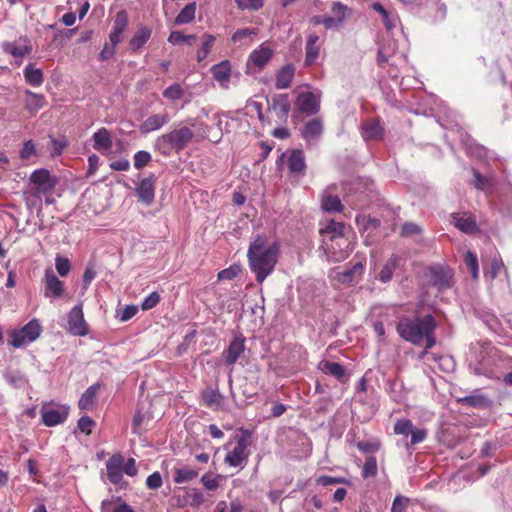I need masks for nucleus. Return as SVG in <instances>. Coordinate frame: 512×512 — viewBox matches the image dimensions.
I'll return each instance as SVG.
<instances>
[{
	"label": "nucleus",
	"mask_w": 512,
	"mask_h": 512,
	"mask_svg": "<svg viewBox=\"0 0 512 512\" xmlns=\"http://www.w3.org/2000/svg\"><path fill=\"white\" fill-rule=\"evenodd\" d=\"M278 255L279 245L268 244L264 235H257L250 243L247 258L250 270L255 274L258 283H262L274 271Z\"/></svg>",
	"instance_id": "nucleus-1"
},
{
	"label": "nucleus",
	"mask_w": 512,
	"mask_h": 512,
	"mask_svg": "<svg viewBox=\"0 0 512 512\" xmlns=\"http://www.w3.org/2000/svg\"><path fill=\"white\" fill-rule=\"evenodd\" d=\"M436 323L432 315L423 317H403L397 324V332L402 339L414 345L425 344V352L436 344Z\"/></svg>",
	"instance_id": "nucleus-2"
},
{
	"label": "nucleus",
	"mask_w": 512,
	"mask_h": 512,
	"mask_svg": "<svg viewBox=\"0 0 512 512\" xmlns=\"http://www.w3.org/2000/svg\"><path fill=\"white\" fill-rule=\"evenodd\" d=\"M347 227L343 222L327 220L320 228L323 247L331 262H341L352 251L351 242L346 236Z\"/></svg>",
	"instance_id": "nucleus-3"
},
{
	"label": "nucleus",
	"mask_w": 512,
	"mask_h": 512,
	"mask_svg": "<svg viewBox=\"0 0 512 512\" xmlns=\"http://www.w3.org/2000/svg\"><path fill=\"white\" fill-rule=\"evenodd\" d=\"M195 133L188 126L177 127L155 140V148L163 155H169L172 151L181 152L194 138Z\"/></svg>",
	"instance_id": "nucleus-4"
},
{
	"label": "nucleus",
	"mask_w": 512,
	"mask_h": 512,
	"mask_svg": "<svg viewBox=\"0 0 512 512\" xmlns=\"http://www.w3.org/2000/svg\"><path fill=\"white\" fill-rule=\"evenodd\" d=\"M377 65L392 79H397L400 74V66L406 63L405 52L397 53V45L394 41L379 47L377 53Z\"/></svg>",
	"instance_id": "nucleus-5"
},
{
	"label": "nucleus",
	"mask_w": 512,
	"mask_h": 512,
	"mask_svg": "<svg viewBox=\"0 0 512 512\" xmlns=\"http://www.w3.org/2000/svg\"><path fill=\"white\" fill-rule=\"evenodd\" d=\"M251 434L248 430H241L240 434L235 436V446L228 451L224 458V462L229 467L243 469L249 459V446Z\"/></svg>",
	"instance_id": "nucleus-6"
},
{
	"label": "nucleus",
	"mask_w": 512,
	"mask_h": 512,
	"mask_svg": "<svg viewBox=\"0 0 512 512\" xmlns=\"http://www.w3.org/2000/svg\"><path fill=\"white\" fill-rule=\"evenodd\" d=\"M393 431L396 435L404 437L398 445H402L407 451H409L411 447L425 441L428 435L427 429L414 427L412 421L407 418L396 420Z\"/></svg>",
	"instance_id": "nucleus-7"
},
{
	"label": "nucleus",
	"mask_w": 512,
	"mask_h": 512,
	"mask_svg": "<svg viewBox=\"0 0 512 512\" xmlns=\"http://www.w3.org/2000/svg\"><path fill=\"white\" fill-rule=\"evenodd\" d=\"M42 330L40 321L33 318L22 328L11 331L9 334V343L15 348L26 346L37 340Z\"/></svg>",
	"instance_id": "nucleus-8"
},
{
	"label": "nucleus",
	"mask_w": 512,
	"mask_h": 512,
	"mask_svg": "<svg viewBox=\"0 0 512 512\" xmlns=\"http://www.w3.org/2000/svg\"><path fill=\"white\" fill-rule=\"evenodd\" d=\"M322 93L320 90L307 91L300 93L295 101V105L299 112L308 116L315 115L320 110Z\"/></svg>",
	"instance_id": "nucleus-9"
},
{
	"label": "nucleus",
	"mask_w": 512,
	"mask_h": 512,
	"mask_svg": "<svg viewBox=\"0 0 512 512\" xmlns=\"http://www.w3.org/2000/svg\"><path fill=\"white\" fill-rule=\"evenodd\" d=\"M66 330L73 336H86L89 333L81 305H75L68 312Z\"/></svg>",
	"instance_id": "nucleus-10"
},
{
	"label": "nucleus",
	"mask_w": 512,
	"mask_h": 512,
	"mask_svg": "<svg viewBox=\"0 0 512 512\" xmlns=\"http://www.w3.org/2000/svg\"><path fill=\"white\" fill-rule=\"evenodd\" d=\"M30 181L39 194L52 192L57 184L56 178L52 177L50 171L44 168L33 171Z\"/></svg>",
	"instance_id": "nucleus-11"
},
{
	"label": "nucleus",
	"mask_w": 512,
	"mask_h": 512,
	"mask_svg": "<svg viewBox=\"0 0 512 512\" xmlns=\"http://www.w3.org/2000/svg\"><path fill=\"white\" fill-rule=\"evenodd\" d=\"M44 290L43 295L51 301L60 298L64 293V283L59 280L51 268L45 269L44 272Z\"/></svg>",
	"instance_id": "nucleus-12"
},
{
	"label": "nucleus",
	"mask_w": 512,
	"mask_h": 512,
	"mask_svg": "<svg viewBox=\"0 0 512 512\" xmlns=\"http://www.w3.org/2000/svg\"><path fill=\"white\" fill-rule=\"evenodd\" d=\"M487 280L491 285L504 289L509 286L506 267L501 259L494 258L491 262V268L485 273Z\"/></svg>",
	"instance_id": "nucleus-13"
},
{
	"label": "nucleus",
	"mask_w": 512,
	"mask_h": 512,
	"mask_svg": "<svg viewBox=\"0 0 512 512\" xmlns=\"http://www.w3.org/2000/svg\"><path fill=\"white\" fill-rule=\"evenodd\" d=\"M451 223L461 232L474 235L479 232V227L475 216L466 212H456L451 214Z\"/></svg>",
	"instance_id": "nucleus-14"
},
{
	"label": "nucleus",
	"mask_w": 512,
	"mask_h": 512,
	"mask_svg": "<svg viewBox=\"0 0 512 512\" xmlns=\"http://www.w3.org/2000/svg\"><path fill=\"white\" fill-rule=\"evenodd\" d=\"M429 282L439 290L447 289L452 285V272L441 265H435L429 269Z\"/></svg>",
	"instance_id": "nucleus-15"
},
{
	"label": "nucleus",
	"mask_w": 512,
	"mask_h": 512,
	"mask_svg": "<svg viewBox=\"0 0 512 512\" xmlns=\"http://www.w3.org/2000/svg\"><path fill=\"white\" fill-rule=\"evenodd\" d=\"M365 267L362 261H358L350 268L342 271H335L334 275H330L332 279L341 284H351L361 280Z\"/></svg>",
	"instance_id": "nucleus-16"
},
{
	"label": "nucleus",
	"mask_w": 512,
	"mask_h": 512,
	"mask_svg": "<svg viewBox=\"0 0 512 512\" xmlns=\"http://www.w3.org/2000/svg\"><path fill=\"white\" fill-rule=\"evenodd\" d=\"M273 57V49L270 43L263 42L254 49L248 57V65H253L258 69L264 68Z\"/></svg>",
	"instance_id": "nucleus-17"
},
{
	"label": "nucleus",
	"mask_w": 512,
	"mask_h": 512,
	"mask_svg": "<svg viewBox=\"0 0 512 512\" xmlns=\"http://www.w3.org/2000/svg\"><path fill=\"white\" fill-rule=\"evenodd\" d=\"M155 181L156 178L152 174L142 179L136 187L138 200L147 206L151 205L155 198Z\"/></svg>",
	"instance_id": "nucleus-18"
},
{
	"label": "nucleus",
	"mask_w": 512,
	"mask_h": 512,
	"mask_svg": "<svg viewBox=\"0 0 512 512\" xmlns=\"http://www.w3.org/2000/svg\"><path fill=\"white\" fill-rule=\"evenodd\" d=\"M473 185L476 189L481 190L490 196L496 185V176L491 171L480 172L477 169H473Z\"/></svg>",
	"instance_id": "nucleus-19"
},
{
	"label": "nucleus",
	"mask_w": 512,
	"mask_h": 512,
	"mask_svg": "<svg viewBox=\"0 0 512 512\" xmlns=\"http://www.w3.org/2000/svg\"><path fill=\"white\" fill-rule=\"evenodd\" d=\"M129 24L128 13L126 10H120L116 13L113 20L112 30L109 34V41L113 45H118L122 42V35Z\"/></svg>",
	"instance_id": "nucleus-20"
},
{
	"label": "nucleus",
	"mask_w": 512,
	"mask_h": 512,
	"mask_svg": "<svg viewBox=\"0 0 512 512\" xmlns=\"http://www.w3.org/2000/svg\"><path fill=\"white\" fill-rule=\"evenodd\" d=\"M491 205L494 206L504 218L512 220V187L509 185L505 186L498 195L497 201L491 200Z\"/></svg>",
	"instance_id": "nucleus-21"
},
{
	"label": "nucleus",
	"mask_w": 512,
	"mask_h": 512,
	"mask_svg": "<svg viewBox=\"0 0 512 512\" xmlns=\"http://www.w3.org/2000/svg\"><path fill=\"white\" fill-rule=\"evenodd\" d=\"M170 121V116L167 112L152 114L148 116L139 126L142 134H149L154 131L160 130Z\"/></svg>",
	"instance_id": "nucleus-22"
},
{
	"label": "nucleus",
	"mask_w": 512,
	"mask_h": 512,
	"mask_svg": "<svg viewBox=\"0 0 512 512\" xmlns=\"http://www.w3.org/2000/svg\"><path fill=\"white\" fill-rule=\"evenodd\" d=\"M371 9L377 12L381 21L383 22L387 32L391 33L394 29H396L400 25V19L394 10L386 9L381 3L375 2L371 5Z\"/></svg>",
	"instance_id": "nucleus-23"
},
{
	"label": "nucleus",
	"mask_w": 512,
	"mask_h": 512,
	"mask_svg": "<svg viewBox=\"0 0 512 512\" xmlns=\"http://www.w3.org/2000/svg\"><path fill=\"white\" fill-rule=\"evenodd\" d=\"M244 351L245 338L241 334H238L232 339L229 346L224 351L225 364L228 366H233L239 357L244 353Z\"/></svg>",
	"instance_id": "nucleus-24"
},
{
	"label": "nucleus",
	"mask_w": 512,
	"mask_h": 512,
	"mask_svg": "<svg viewBox=\"0 0 512 512\" xmlns=\"http://www.w3.org/2000/svg\"><path fill=\"white\" fill-rule=\"evenodd\" d=\"M42 421L48 426H56L62 422H64L68 416V410L65 407H51L44 406L41 410Z\"/></svg>",
	"instance_id": "nucleus-25"
},
{
	"label": "nucleus",
	"mask_w": 512,
	"mask_h": 512,
	"mask_svg": "<svg viewBox=\"0 0 512 512\" xmlns=\"http://www.w3.org/2000/svg\"><path fill=\"white\" fill-rule=\"evenodd\" d=\"M123 456L115 454L106 462L107 477L112 484H119L123 479Z\"/></svg>",
	"instance_id": "nucleus-26"
},
{
	"label": "nucleus",
	"mask_w": 512,
	"mask_h": 512,
	"mask_svg": "<svg viewBox=\"0 0 512 512\" xmlns=\"http://www.w3.org/2000/svg\"><path fill=\"white\" fill-rule=\"evenodd\" d=\"M361 135L365 141H378L382 139L383 127L376 119H367L361 124Z\"/></svg>",
	"instance_id": "nucleus-27"
},
{
	"label": "nucleus",
	"mask_w": 512,
	"mask_h": 512,
	"mask_svg": "<svg viewBox=\"0 0 512 512\" xmlns=\"http://www.w3.org/2000/svg\"><path fill=\"white\" fill-rule=\"evenodd\" d=\"M323 132V123L319 118H313L301 128V136L307 143L317 142Z\"/></svg>",
	"instance_id": "nucleus-28"
},
{
	"label": "nucleus",
	"mask_w": 512,
	"mask_h": 512,
	"mask_svg": "<svg viewBox=\"0 0 512 512\" xmlns=\"http://www.w3.org/2000/svg\"><path fill=\"white\" fill-rule=\"evenodd\" d=\"M92 140L93 148L101 153L110 151L113 146L111 133L104 127L93 133Z\"/></svg>",
	"instance_id": "nucleus-29"
},
{
	"label": "nucleus",
	"mask_w": 512,
	"mask_h": 512,
	"mask_svg": "<svg viewBox=\"0 0 512 512\" xmlns=\"http://www.w3.org/2000/svg\"><path fill=\"white\" fill-rule=\"evenodd\" d=\"M24 94V107L31 115H36L47 104L43 94L34 93L30 90H25Z\"/></svg>",
	"instance_id": "nucleus-30"
},
{
	"label": "nucleus",
	"mask_w": 512,
	"mask_h": 512,
	"mask_svg": "<svg viewBox=\"0 0 512 512\" xmlns=\"http://www.w3.org/2000/svg\"><path fill=\"white\" fill-rule=\"evenodd\" d=\"M317 368L322 373L331 375L340 382H345L348 379L346 370L340 363L322 360L319 362Z\"/></svg>",
	"instance_id": "nucleus-31"
},
{
	"label": "nucleus",
	"mask_w": 512,
	"mask_h": 512,
	"mask_svg": "<svg viewBox=\"0 0 512 512\" xmlns=\"http://www.w3.org/2000/svg\"><path fill=\"white\" fill-rule=\"evenodd\" d=\"M289 172L293 175H302L306 169L304 152L300 149L292 150L287 157Z\"/></svg>",
	"instance_id": "nucleus-32"
},
{
	"label": "nucleus",
	"mask_w": 512,
	"mask_h": 512,
	"mask_svg": "<svg viewBox=\"0 0 512 512\" xmlns=\"http://www.w3.org/2000/svg\"><path fill=\"white\" fill-rule=\"evenodd\" d=\"M211 73L214 79L220 84L222 88H228L231 76V65L228 60H224L218 64L213 65L211 68Z\"/></svg>",
	"instance_id": "nucleus-33"
},
{
	"label": "nucleus",
	"mask_w": 512,
	"mask_h": 512,
	"mask_svg": "<svg viewBox=\"0 0 512 512\" xmlns=\"http://www.w3.org/2000/svg\"><path fill=\"white\" fill-rule=\"evenodd\" d=\"M295 70L293 64H287L281 67L275 76V87L279 90L289 88L295 76Z\"/></svg>",
	"instance_id": "nucleus-34"
},
{
	"label": "nucleus",
	"mask_w": 512,
	"mask_h": 512,
	"mask_svg": "<svg viewBox=\"0 0 512 512\" xmlns=\"http://www.w3.org/2000/svg\"><path fill=\"white\" fill-rule=\"evenodd\" d=\"M291 108V103L287 94H278L272 97L271 109L280 119L287 118Z\"/></svg>",
	"instance_id": "nucleus-35"
},
{
	"label": "nucleus",
	"mask_w": 512,
	"mask_h": 512,
	"mask_svg": "<svg viewBox=\"0 0 512 512\" xmlns=\"http://www.w3.org/2000/svg\"><path fill=\"white\" fill-rule=\"evenodd\" d=\"M399 261L400 258L397 255H391L384 263L379 274L375 276V279L384 284L390 282L393 278L395 270L399 266Z\"/></svg>",
	"instance_id": "nucleus-36"
},
{
	"label": "nucleus",
	"mask_w": 512,
	"mask_h": 512,
	"mask_svg": "<svg viewBox=\"0 0 512 512\" xmlns=\"http://www.w3.org/2000/svg\"><path fill=\"white\" fill-rule=\"evenodd\" d=\"M151 35H152L151 28L144 26V25L139 26L129 41L130 48L134 52L139 51L149 41V39L151 38Z\"/></svg>",
	"instance_id": "nucleus-37"
},
{
	"label": "nucleus",
	"mask_w": 512,
	"mask_h": 512,
	"mask_svg": "<svg viewBox=\"0 0 512 512\" xmlns=\"http://www.w3.org/2000/svg\"><path fill=\"white\" fill-rule=\"evenodd\" d=\"M226 115L223 113H215L211 117L212 126L215 132L212 133V137L209 141L212 143H219L223 137L224 131L228 132V121H225Z\"/></svg>",
	"instance_id": "nucleus-38"
},
{
	"label": "nucleus",
	"mask_w": 512,
	"mask_h": 512,
	"mask_svg": "<svg viewBox=\"0 0 512 512\" xmlns=\"http://www.w3.org/2000/svg\"><path fill=\"white\" fill-rule=\"evenodd\" d=\"M318 40V35L314 33L308 35L305 47V66H311L318 59L320 53V48L317 46Z\"/></svg>",
	"instance_id": "nucleus-39"
},
{
	"label": "nucleus",
	"mask_w": 512,
	"mask_h": 512,
	"mask_svg": "<svg viewBox=\"0 0 512 512\" xmlns=\"http://www.w3.org/2000/svg\"><path fill=\"white\" fill-rule=\"evenodd\" d=\"M23 75L26 83L33 87H39L43 84L44 75L40 68H37L35 64L28 63L23 69Z\"/></svg>",
	"instance_id": "nucleus-40"
},
{
	"label": "nucleus",
	"mask_w": 512,
	"mask_h": 512,
	"mask_svg": "<svg viewBox=\"0 0 512 512\" xmlns=\"http://www.w3.org/2000/svg\"><path fill=\"white\" fill-rule=\"evenodd\" d=\"M202 401L206 407L218 410L223 405L224 397L218 390L210 388L202 392Z\"/></svg>",
	"instance_id": "nucleus-41"
},
{
	"label": "nucleus",
	"mask_w": 512,
	"mask_h": 512,
	"mask_svg": "<svg viewBox=\"0 0 512 512\" xmlns=\"http://www.w3.org/2000/svg\"><path fill=\"white\" fill-rule=\"evenodd\" d=\"M100 388V383H96L88 387L81 395L78 401V407L80 410H91L94 406L97 392Z\"/></svg>",
	"instance_id": "nucleus-42"
},
{
	"label": "nucleus",
	"mask_w": 512,
	"mask_h": 512,
	"mask_svg": "<svg viewBox=\"0 0 512 512\" xmlns=\"http://www.w3.org/2000/svg\"><path fill=\"white\" fill-rule=\"evenodd\" d=\"M198 476V470L183 466L174 468L173 480L177 484L188 483Z\"/></svg>",
	"instance_id": "nucleus-43"
},
{
	"label": "nucleus",
	"mask_w": 512,
	"mask_h": 512,
	"mask_svg": "<svg viewBox=\"0 0 512 512\" xmlns=\"http://www.w3.org/2000/svg\"><path fill=\"white\" fill-rule=\"evenodd\" d=\"M196 3L192 2L187 4L176 16V25H185L191 23L195 19Z\"/></svg>",
	"instance_id": "nucleus-44"
},
{
	"label": "nucleus",
	"mask_w": 512,
	"mask_h": 512,
	"mask_svg": "<svg viewBox=\"0 0 512 512\" xmlns=\"http://www.w3.org/2000/svg\"><path fill=\"white\" fill-rule=\"evenodd\" d=\"M3 50L14 57H23L29 54L32 50L30 45L18 42H5L3 43Z\"/></svg>",
	"instance_id": "nucleus-45"
},
{
	"label": "nucleus",
	"mask_w": 512,
	"mask_h": 512,
	"mask_svg": "<svg viewBox=\"0 0 512 512\" xmlns=\"http://www.w3.org/2000/svg\"><path fill=\"white\" fill-rule=\"evenodd\" d=\"M202 44L197 51L196 58L198 62L205 60L211 52L212 46L216 40V37L212 34L205 33L202 36Z\"/></svg>",
	"instance_id": "nucleus-46"
},
{
	"label": "nucleus",
	"mask_w": 512,
	"mask_h": 512,
	"mask_svg": "<svg viewBox=\"0 0 512 512\" xmlns=\"http://www.w3.org/2000/svg\"><path fill=\"white\" fill-rule=\"evenodd\" d=\"M223 480H225V476L212 472L205 473L200 479L201 483L208 491L217 490Z\"/></svg>",
	"instance_id": "nucleus-47"
},
{
	"label": "nucleus",
	"mask_w": 512,
	"mask_h": 512,
	"mask_svg": "<svg viewBox=\"0 0 512 512\" xmlns=\"http://www.w3.org/2000/svg\"><path fill=\"white\" fill-rule=\"evenodd\" d=\"M4 379L14 388H24L28 379L19 371L9 370L4 373Z\"/></svg>",
	"instance_id": "nucleus-48"
},
{
	"label": "nucleus",
	"mask_w": 512,
	"mask_h": 512,
	"mask_svg": "<svg viewBox=\"0 0 512 512\" xmlns=\"http://www.w3.org/2000/svg\"><path fill=\"white\" fill-rule=\"evenodd\" d=\"M204 501L202 492L197 488H188L185 490V496L182 505L198 507Z\"/></svg>",
	"instance_id": "nucleus-49"
},
{
	"label": "nucleus",
	"mask_w": 512,
	"mask_h": 512,
	"mask_svg": "<svg viewBox=\"0 0 512 512\" xmlns=\"http://www.w3.org/2000/svg\"><path fill=\"white\" fill-rule=\"evenodd\" d=\"M185 94V90L179 83H173L165 88L162 92V95L165 99L170 102H176L183 98Z\"/></svg>",
	"instance_id": "nucleus-50"
},
{
	"label": "nucleus",
	"mask_w": 512,
	"mask_h": 512,
	"mask_svg": "<svg viewBox=\"0 0 512 512\" xmlns=\"http://www.w3.org/2000/svg\"><path fill=\"white\" fill-rule=\"evenodd\" d=\"M322 209L327 212H341L343 205L338 196L327 195L322 199Z\"/></svg>",
	"instance_id": "nucleus-51"
},
{
	"label": "nucleus",
	"mask_w": 512,
	"mask_h": 512,
	"mask_svg": "<svg viewBox=\"0 0 512 512\" xmlns=\"http://www.w3.org/2000/svg\"><path fill=\"white\" fill-rule=\"evenodd\" d=\"M458 402L471 407H485L488 404V399L481 394H472L459 398Z\"/></svg>",
	"instance_id": "nucleus-52"
},
{
	"label": "nucleus",
	"mask_w": 512,
	"mask_h": 512,
	"mask_svg": "<svg viewBox=\"0 0 512 512\" xmlns=\"http://www.w3.org/2000/svg\"><path fill=\"white\" fill-rule=\"evenodd\" d=\"M192 126L195 128L196 137L201 140H209V138L212 137V133L215 132V129L212 125L210 126L203 121H197L193 123Z\"/></svg>",
	"instance_id": "nucleus-53"
},
{
	"label": "nucleus",
	"mask_w": 512,
	"mask_h": 512,
	"mask_svg": "<svg viewBox=\"0 0 512 512\" xmlns=\"http://www.w3.org/2000/svg\"><path fill=\"white\" fill-rule=\"evenodd\" d=\"M195 40V35H184L180 31H172L168 37V42L172 45H179L182 43L193 45Z\"/></svg>",
	"instance_id": "nucleus-54"
},
{
	"label": "nucleus",
	"mask_w": 512,
	"mask_h": 512,
	"mask_svg": "<svg viewBox=\"0 0 512 512\" xmlns=\"http://www.w3.org/2000/svg\"><path fill=\"white\" fill-rule=\"evenodd\" d=\"M464 262L471 273V276L474 280L479 277V265L478 259L475 253L471 251H467L464 257Z\"/></svg>",
	"instance_id": "nucleus-55"
},
{
	"label": "nucleus",
	"mask_w": 512,
	"mask_h": 512,
	"mask_svg": "<svg viewBox=\"0 0 512 512\" xmlns=\"http://www.w3.org/2000/svg\"><path fill=\"white\" fill-rule=\"evenodd\" d=\"M377 460L375 456H368L365 460V463L362 467V477L367 478H373L377 475Z\"/></svg>",
	"instance_id": "nucleus-56"
},
{
	"label": "nucleus",
	"mask_w": 512,
	"mask_h": 512,
	"mask_svg": "<svg viewBox=\"0 0 512 512\" xmlns=\"http://www.w3.org/2000/svg\"><path fill=\"white\" fill-rule=\"evenodd\" d=\"M388 393L390 395V397L397 403H400L404 400L405 398V393H404V390H403V386H402V383L398 382V381H393L389 384V387H388Z\"/></svg>",
	"instance_id": "nucleus-57"
},
{
	"label": "nucleus",
	"mask_w": 512,
	"mask_h": 512,
	"mask_svg": "<svg viewBox=\"0 0 512 512\" xmlns=\"http://www.w3.org/2000/svg\"><path fill=\"white\" fill-rule=\"evenodd\" d=\"M152 160L151 154L148 151L140 150L134 154L133 164L138 170L142 169Z\"/></svg>",
	"instance_id": "nucleus-58"
},
{
	"label": "nucleus",
	"mask_w": 512,
	"mask_h": 512,
	"mask_svg": "<svg viewBox=\"0 0 512 512\" xmlns=\"http://www.w3.org/2000/svg\"><path fill=\"white\" fill-rule=\"evenodd\" d=\"M241 10L258 11L264 5V0H235Z\"/></svg>",
	"instance_id": "nucleus-59"
},
{
	"label": "nucleus",
	"mask_w": 512,
	"mask_h": 512,
	"mask_svg": "<svg viewBox=\"0 0 512 512\" xmlns=\"http://www.w3.org/2000/svg\"><path fill=\"white\" fill-rule=\"evenodd\" d=\"M102 512H134L132 508L126 504L122 503L117 507H113V502L110 500H104L101 504Z\"/></svg>",
	"instance_id": "nucleus-60"
},
{
	"label": "nucleus",
	"mask_w": 512,
	"mask_h": 512,
	"mask_svg": "<svg viewBox=\"0 0 512 512\" xmlns=\"http://www.w3.org/2000/svg\"><path fill=\"white\" fill-rule=\"evenodd\" d=\"M258 34V30L255 28H242L236 30L232 35V41L234 43H241L245 38L255 36Z\"/></svg>",
	"instance_id": "nucleus-61"
},
{
	"label": "nucleus",
	"mask_w": 512,
	"mask_h": 512,
	"mask_svg": "<svg viewBox=\"0 0 512 512\" xmlns=\"http://www.w3.org/2000/svg\"><path fill=\"white\" fill-rule=\"evenodd\" d=\"M55 268L57 270V273L61 277H65L68 275L71 269V263L68 258H64L61 256H57L55 258Z\"/></svg>",
	"instance_id": "nucleus-62"
},
{
	"label": "nucleus",
	"mask_w": 512,
	"mask_h": 512,
	"mask_svg": "<svg viewBox=\"0 0 512 512\" xmlns=\"http://www.w3.org/2000/svg\"><path fill=\"white\" fill-rule=\"evenodd\" d=\"M161 300L160 294L156 291L151 292L148 296H146L142 303H141V309L144 311L150 310L154 307H156Z\"/></svg>",
	"instance_id": "nucleus-63"
},
{
	"label": "nucleus",
	"mask_w": 512,
	"mask_h": 512,
	"mask_svg": "<svg viewBox=\"0 0 512 512\" xmlns=\"http://www.w3.org/2000/svg\"><path fill=\"white\" fill-rule=\"evenodd\" d=\"M343 22V17L324 16L315 20L316 24H323L327 29L337 28Z\"/></svg>",
	"instance_id": "nucleus-64"
}]
</instances>
